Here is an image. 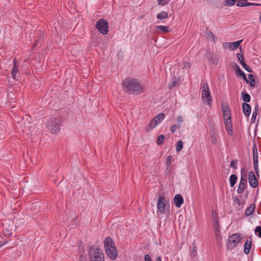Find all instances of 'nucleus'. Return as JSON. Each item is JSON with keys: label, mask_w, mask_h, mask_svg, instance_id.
I'll list each match as a JSON object with an SVG mask.
<instances>
[{"label": "nucleus", "mask_w": 261, "mask_h": 261, "mask_svg": "<svg viewBox=\"0 0 261 261\" xmlns=\"http://www.w3.org/2000/svg\"><path fill=\"white\" fill-rule=\"evenodd\" d=\"M241 241V236L239 233H234L230 236L227 242L228 249H232L236 247Z\"/></svg>", "instance_id": "423d86ee"}, {"label": "nucleus", "mask_w": 261, "mask_h": 261, "mask_svg": "<svg viewBox=\"0 0 261 261\" xmlns=\"http://www.w3.org/2000/svg\"><path fill=\"white\" fill-rule=\"evenodd\" d=\"M172 156L169 155L167 158L166 165L167 168L168 169L171 167V165Z\"/></svg>", "instance_id": "e433bc0d"}, {"label": "nucleus", "mask_w": 261, "mask_h": 261, "mask_svg": "<svg viewBox=\"0 0 261 261\" xmlns=\"http://www.w3.org/2000/svg\"><path fill=\"white\" fill-rule=\"evenodd\" d=\"M212 213L213 217H214L215 214L216 215V213L215 212V211H212Z\"/></svg>", "instance_id": "6e6d98bb"}, {"label": "nucleus", "mask_w": 261, "mask_h": 261, "mask_svg": "<svg viewBox=\"0 0 261 261\" xmlns=\"http://www.w3.org/2000/svg\"><path fill=\"white\" fill-rule=\"evenodd\" d=\"M181 127L180 124L173 125L170 127V130L173 134L177 129H179Z\"/></svg>", "instance_id": "473e14b6"}, {"label": "nucleus", "mask_w": 261, "mask_h": 261, "mask_svg": "<svg viewBox=\"0 0 261 261\" xmlns=\"http://www.w3.org/2000/svg\"><path fill=\"white\" fill-rule=\"evenodd\" d=\"M236 5L238 7H244L247 6V0H237Z\"/></svg>", "instance_id": "cd10ccee"}, {"label": "nucleus", "mask_w": 261, "mask_h": 261, "mask_svg": "<svg viewBox=\"0 0 261 261\" xmlns=\"http://www.w3.org/2000/svg\"><path fill=\"white\" fill-rule=\"evenodd\" d=\"M158 4L161 6H164L166 4H167L169 1L167 2H165V0H157Z\"/></svg>", "instance_id": "c03bdc74"}, {"label": "nucleus", "mask_w": 261, "mask_h": 261, "mask_svg": "<svg viewBox=\"0 0 261 261\" xmlns=\"http://www.w3.org/2000/svg\"><path fill=\"white\" fill-rule=\"evenodd\" d=\"M236 73L238 75H240L243 77L244 80L246 83H248V79L246 77L245 73L240 69L239 66L236 64Z\"/></svg>", "instance_id": "a211bd4d"}, {"label": "nucleus", "mask_w": 261, "mask_h": 261, "mask_svg": "<svg viewBox=\"0 0 261 261\" xmlns=\"http://www.w3.org/2000/svg\"><path fill=\"white\" fill-rule=\"evenodd\" d=\"M238 162V161L236 160H232L231 162H230V166L233 168V169H237V166H236V164Z\"/></svg>", "instance_id": "79ce46f5"}, {"label": "nucleus", "mask_w": 261, "mask_h": 261, "mask_svg": "<svg viewBox=\"0 0 261 261\" xmlns=\"http://www.w3.org/2000/svg\"><path fill=\"white\" fill-rule=\"evenodd\" d=\"M62 120L60 118H51L47 123V126L52 133H55L60 129V124Z\"/></svg>", "instance_id": "39448f33"}, {"label": "nucleus", "mask_w": 261, "mask_h": 261, "mask_svg": "<svg viewBox=\"0 0 261 261\" xmlns=\"http://www.w3.org/2000/svg\"><path fill=\"white\" fill-rule=\"evenodd\" d=\"M168 17V14L167 12L162 11L156 15V18L160 20H163Z\"/></svg>", "instance_id": "412c9836"}, {"label": "nucleus", "mask_w": 261, "mask_h": 261, "mask_svg": "<svg viewBox=\"0 0 261 261\" xmlns=\"http://www.w3.org/2000/svg\"><path fill=\"white\" fill-rule=\"evenodd\" d=\"M177 121L178 123H182L184 121L183 117L181 116H178L177 118Z\"/></svg>", "instance_id": "de8ad7c7"}, {"label": "nucleus", "mask_w": 261, "mask_h": 261, "mask_svg": "<svg viewBox=\"0 0 261 261\" xmlns=\"http://www.w3.org/2000/svg\"><path fill=\"white\" fill-rule=\"evenodd\" d=\"M222 111L224 118H227L229 117V116H231L230 110L228 105L224 104L222 105Z\"/></svg>", "instance_id": "4468645a"}, {"label": "nucleus", "mask_w": 261, "mask_h": 261, "mask_svg": "<svg viewBox=\"0 0 261 261\" xmlns=\"http://www.w3.org/2000/svg\"><path fill=\"white\" fill-rule=\"evenodd\" d=\"M251 247V239L250 240H247L244 244V253L246 254H248L250 252Z\"/></svg>", "instance_id": "6ab92c4d"}, {"label": "nucleus", "mask_w": 261, "mask_h": 261, "mask_svg": "<svg viewBox=\"0 0 261 261\" xmlns=\"http://www.w3.org/2000/svg\"><path fill=\"white\" fill-rule=\"evenodd\" d=\"M214 221H215V224L214 225L215 235L216 238L218 240H220L221 239V236L220 234V226L219 224L218 218L215 217L214 218Z\"/></svg>", "instance_id": "9b49d317"}, {"label": "nucleus", "mask_w": 261, "mask_h": 261, "mask_svg": "<svg viewBox=\"0 0 261 261\" xmlns=\"http://www.w3.org/2000/svg\"><path fill=\"white\" fill-rule=\"evenodd\" d=\"M37 42H38L37 41H36V42L34 44V46H35L37 45Z\"/></svg>", "instance_id": "13d9d810"}, {"label": "nucleus", "mask_w": 261, "mask_h": 261, "mask_svg": "<svg viewBox=\"0 0 261 261\" xmlns=\"http://www.w3.org/2000/svg\"><path fill=\"white\" fill-rule=\"evenodd\" d=\"M206 58L213 64H217L219 61V58L213 52H208Z\"/></svg>", "instance_id": "f8f14e48"}, {"label": "nucleus", "mask_w": 261, "mask_h": 261, "mask_svg": "<svg viewBox=\"0 0 261 261\" xmlns=\"http://www.w3.org/2000/svg\"><path fill=\"white\" fill-rule=\"evenodd\" d=\"M122 87L125 92L131 94L138 95L142 93L145 88L137 80L126 78L122 81Z\"/></svg>", "instance_id": "f257e3e1"}, {"label": "nucleus", "mask_w": 261, "mask_h": 261, "mask_svg": "<svg viewBox=\"0 0 261 261\" xmlns=\"http://www.w3.org/2000/svg\"><path fill=\"white\" fill-rule=\"evenodd\" d=\"M245 184H247V177L246 175H244V176H242L241 177L240 184H245Z\"/></svg>", "instance_id": "ea45409f"}, {"label": "nucleus", "mask_w": 261, "mask_h": 261, "mask_svg": "<svg viewBox=\"0 0 261 261\" xmlns=\"http://www.w3.org/2000/svg\"><path fill=\"white\" fill-rule=\"evenodd\" d=\"M201 97L204 103L209 107L212 105V98L209 91L208 85L207 83H203L201 86Z\"/></svg>", "instance_id": "20e7f679"}, {"label": "nucleus", "mask_w": 261, "mask_h": 261, "mask_svg": "<svg viewBox=\"0 0 261 261\" xmlns=\"http://www.w3.org/2000/svg\"><path fill=\"white\" fill-rule=\"evenodd\" d=\"M224 123L225 125H230L231 124V116H229V117L224 118Z\"/></svg>", "instance_id": "4c0bfd02"}, {"label": "nucleus", "mask_w": 261, "mask_h": 261, "mask_svg": "<svg viewBox=\"0 0 261 261\" xmlns=\"http://www.w3.org/2000/svg\"><path fill=\"white\" fill-rule=\"evenodd\" d=\"M3 245H4V244H0V247L2 246Z\"/></svg>", "instance_id": "bf43d9fd"}, {"label": "nucleus", "mask_w": 261, "mask_h": 261, "mask_svg": "<svg viewBox=\"0 0 261 261\" xmlns=\"http://www.w3.org/2000/svg\"><path fill=\"white\" fill-rule=\"evenodd\" d=\"M144 261H152V259L149 254H146L145 255Z\"/></svg>", "instance_id": "a18cd8bd"}, {"label": "nucleus", "mask_w": 261, "mask_h": 261, "mask_svg": "<svg viewBox=\"0 0 261 261\" xmlns=\"http://www.w3.org/2000/svg\"><path fill=\"white\" fill-rule=\"evenodd\" d=\"M248 82L250 86L251 87H254L255 86V80L253 78V75L252 74H249L248 75Z\"/></svg>", "instance_id": "5701e85b"}, {"label": "nucleus", "mask_w": 261, "mask_h": 261, "mask_svg": "<svg viewBox=\"0 0 261 261\" xmlns=\"http://www.w3.org/2000/svg\"><path fill=\"white\" fill-rule=\"evenodd\" d=\"M103 243L106 252L108 256L112 259H116L118 256V252L112 238L107 237L104 240Z\"/></svg>", "instance_id": "f03ea898"}, {"label": "nucleus", "mask_w": 261, "mask_h": 261, "mask_svg": "<svg viewBox=\"0 0 261 261\" xmlns=\"http://www.w3.org/2000/svg\"><path fill=\"white\" fill-rule=\"evenodd\" d=\"M156 261H162V259H161V256H158L156 258Z\"/></svg>", "instance_id": "5fc2aeb1"}, {"label": "nucleus", "mask_w": 261, "mask_h": 261, "mask_svg": "<svg viewBox=\"0 0 261 261\" xmlns=\"http://www.w3.org/2000/svg\"><path fill=\"white\" fill-rule=\"evenodd\" d=\"M241 94L243 101L246 103L250 101V96L249 94L242 92Z\"/></svg>", "instance_id": "a878e982"}, {"label": "nucleus", "mask_w": 261, "mask_h": 261, "mask_svg": "<svg viewBox=\"0 0 261 261\" xmlns=\"http://www.w3.org/2000/svg\"><path fill=\"white\" fill-rule=\"evenodd\" d=\"M252 153H253V160H257L258 159L257 148V146L255 144H254L253 146Z\"/></svg>", "instance_id": "b1692460"}, {"label": "nucleus", "mask_w": 261, "mask_h": 261, "mask_svg": "<svg viewBox=\"0 0 261 261\" xmlns=\"http://www.w3.org/2000/svg\"><path fill=\"white\" fill-rule=\"evenodd\" d=\"M260 5H261V4H260L252 3H249V2L247 3V5H246L247 6H260Z\"/></svg>", "instance_id": "09e8293b"}, {"label": "nucleus", "mask_w": 261, "mask_h": 261, "mask_svg": "<svg viewBox=\"0 0 261 261\" xmlns=\"http://www.w3.org/2000/svg\"><path fill=\"white\" fill-rule=\"evenodd\" d=\"M248 181L249 185L253 188H255L258 185V180L253 171H250L248 173Z\"/></svg>", "instance_id": "9d476101"}, {"label": "nucleus", "mask_w": 261, "mask_h": 261, "mask_svg": "<svg viewBox=\"0 0 261 261\" xmlns=\"http://www.w3.org/2000/svg\"><path fill=\"white\" fill-rule=\"evenodd\" d=\"M255 232H257L258 233V237L261 238V226H257L255 228Z\"/></svg>", "instance_id": "a19ab883"}, {"label": "nucleus", "mask_w": 261, "mask_h": 261, "mask_svg": "<svg viewBox=\"0 0 261 261\" xmlns=\"http://www.w3.org/2000/svg\"><path fill=\"white\" fill-rule=\"evenodd\" d=\"M236 1L237 0H225L224 5L227 6H232L234 5Z\"/></svg>", "instance_id": "2f4dec72"}, {"label": "nucleus", "mask_w": 261, "mask_h": 261, "mask_svg": "<svg viewBox=\"0 0 261 261\" xmlns=\"http://www.w3.org/2000/svg\"><path fill=\"white\" fill-rule=\"evenodd\" d=\"M96 28L103 35H106L108 32L109 23L105 19H100L97 21Z\"/></svg>", "instance_id": "6e6552de"}, {"label": "nucleus", "mask_w": 261, "mask_h": 261, "mask_svg": "<svg viewBox=\"0 0 261 261\" xmlns=\"http://www.w3.org/2000/svg\"><path fill=\"white\" fill-rule=\"evenodd\" d=\"M165 117V114L163 113L158 114L154 117L149 123L148 127L146 128V132H149L154 128L159 123H161Z\"/></svg>", "instance_id": "0eeeda50"}, {"label": "nucleus", "mask_w": 261, "mask_h": 261, "mask_svg": "<svg viewBox=\"0 0 261 261\" xmlns=\"http://www.w3.org/2000/svg\"><path fill=\"white\" fill-rule=\"evenodd\" d=\"M257 110H254L253 113H252V117H251V120L252 121V122H254L255 120H256V116L257 115Z\"/></svg>", "instance_id": "58836bf2"}, {"label": "nucleus", "mask_w": 261, "mask_h": 261, "mask_svg": "<svg viewBox=\"0 0 261 261\" xmlns=\"http://www.w3.org/2000/svg\"><path fill=\"white\" fill-rule=\"evenodd\" d=\"M157 29H160V30L163 32L167 33L169 32L170 30L168 27L164 26V25H159L156 26Z\"/></svg>", "instance_id": "c85d7f7f"}, {"label": "nucleus", "mask_w": 261, "mask_h": 261, "mask_svg": "<svg viewBox=\"0 0 261 261\" xmlns=\"http://www.w3.org/2000/svg\"><path fill=\"white\" fill-rule=\"evenodd\" d=\"M232 127V124H230V125H225L226 131L227 133L230 136H232L233 135V130Z\"/></svg>", "instance_id": "f704fd0d"}, {"label": "nucleus", "mask_w": 261, "mask_h": 261, "mask_svg": "<svg viewBox=\"0 0 261 261\" xmlns=\"http://www.w3.org/2000/svg\"><path fill=\"white\" fill-rule=\"evenodd\" d=\"M80 261H87L86 256H84L83 254H81Z\"/></svg>", "instance_id": "3c124183"}, {"label": "nucleus", "mask_w": 261, "mask_h": 261, "mask_svg": "<svg viewBox=\"0 0 261 261\" xmlns=\"http://www.w3.org/2000/svg\"><path fill=\"white\" fill-rule=\"evenodd\" d=\"M237 176L235 174H232L230 176L229 181H230V186L231 187H233L234 185L236 183L237 180Z\"/></svg>", "instance_id": "4be33fe9"}, {"label": "nucleus", "mask_w": 261, "mask_h": 261, "mask_svg": "<svg viewBox=\"0 0 261 261\" xmlns=\"http://www.w3.org/2000/svg\"><path fill=\"white\" fill-rule=\"evenodd\" d=\"M174 202L175 205L179 208L184 203V199L180 194H176L174 197Z\"/></svg>", "instance_id": "ddd939ff"}, {"label": "nucleus", "mask_w": 261, "mask_h": 261, "mask_svg": "<svg viewBox=\"0 0 261 261\" xmlns=\"http://www.w3.org/2000/svg\"><path fill=\"white\" fill-rule=\"evenodd\" d=\"M247 186V184H242L239 183V187L237 189L238 193L242 194L244 192V190L245 189Z\"/></svg>", "instance_id": "393cba45"}, {"label": "nucleus", "mask_w": 261, "mask_h": 261, "mask_svg": "<svg viewBox=\"0 0 261 261\" xmlns=\"http://www.w3.org/2000/svg\"><path fill=\"white\" fill-rule=\"evenodd\" d=\"M206 34L207 37L208 39H211L212 41H213L214 42H215L216 36L213 32H212L211 31L207 32Z\"/></svg>", "instance_id": "c756f323"}, {"label": "nucleus", "mask_w": 261, "mask_h": 261, "mask_svg": "<svg viewBox=\"0 0 261 261\" xmlns=\"http://www.w3.org/2000/svg\"><path fill=\"white\" fill-rule=\"evenodd\" d=\"M183 147V142L181 140H179L176 143V151L177 152L180 151Z\"/></svg>", "instance_id": "7c9ffc66"}, {"label": "nucleus", "mask_w": 261, "mask_h": 261, "mask_svg": "<svg viewBox=\"0 0 261 261\" xmlns=\"http://www.w3.org/2000/svg\"><path fill=\"white\" fill-rule=\"evenodd\" d=\"M255 204L253 203H251L245 211V216H249L251 215L254 211L255 210Z\"/></svg>", "instance_id": "aec40b11"}, {"label": "nucleus", "mask_w": 261, "mask_h": 261, "mask_svg": "<svg viewBox=\"0 0 261 261\" xmlns=\"http://www.w3.org/2000/svg\"><path fill=\"white\" fill-rule=\"evenodd\" d=\"M17 62L16 59H14L13 60V68L12 70V76L14 80H16V74L18 73V65H17Z\"/></svg>", "instance_id": "dca6fc26"}, {"label": "nucleus", "mask_w": 261, "mask_h": 261, "mask_svg": "<svg viewBox=\"0 0 261 261\" xmlns=\"http://www.w3.org/2000/svg\"><path fill=\"white\" fill-rule=\"evenodd\" d=\"M90 261H104L102 251L98 248L90 247L88 251Z\"/></svg>", "instance_id": "7ed1b4c3"}, {"label": "nucleus", "mask_w": 261, "mask_h": 261, "mask_svg": "<svg viewBox=\"0 0 261 261\" xmlns=\"http://www.w3.org/2000/svg\"><path fill=\"white\" fill-rule=\"evenodd\" d=\"M242 41V40H241L233 42L226 43L225 45L226 47H228L230 49L234 50L239 47Z\"/></svg>", "instance_id": "2eb2a0df"}, {"label": "nucleus", "mask_w": 261, "mask_h": 261, "mask_svg": "<svg viewBox=\"0 0 261 261\" xmlns=\"http://www.w3.org/2000/svg\"><path fill=\"white\" fill-rule=\"evenodd\" d=\"M191 66V64L189 62H185L184 63V68H190Z\"/></svg>", "instance_id": "49530a36"}, {"label": "nucleus", "mask_w": 261, "mask_h": 261, "mask_svg": "<svg viewBox=\"0 0 261 261\" xmlns=\"http://www.w3.org/2000/svg\"><path fill=\"white\" fill-rule=\"evenodd\" d=\"M259 20L261 23V13H260V15H259Z\"/></svg>", "instance_id": "4d7b16f0"}, {"label": "nucleus", "mask_w": 261, "mask_h": 261, "mask_svg": "<svg viewBox=\"0 0 261 261\" xmlns=\"http://www.w3.org/2000/svg\"><path fill=\"white\" fill-rule=\"evenodd\" d=\"M237 56L240 62L242 59H244V56L240 53H238Z\"/></svg>", "instance_id": "8fccbe9b"}, {"label": "nucleus", "mask_w": 261, "mask_h": 261, "mask_svg": "<svg viewBox=\"0 0 261 261\" xmlns=\"http://www.w3.org/2000/svg\"><path fill=\"white\" fill-rule=\"evenodd\" d=\"M165 136L163 135H160L158 136L156 140V144L158 145H161L164 144Z\"/></svg>", "instance_id": "bb28decb"}, {"label": "nucleus", "mask_w": 261, "mask_h": 261, "mask_svg": "<svg viewBox=\"0 0 261 261\" xmlns=\"http://www.w3.org/2000/svg\"><path fill=\"white\" fill-rule=\"evenodd\" d=\"M239 205H241V201L240 200H239V198H238L237 197H236L235 198V201H234Z\"/></svg>", "instance_id": "603ef678"}, {"label": "nucleus", "mask_w": 261, "mask_h": 261, "mask_svg": "<svg viewBox=\"0 0 261 261\" xmlns=\"http://www.w3.org/2000/svg\"><path fill=\"white\" fill-rule=\"evenodd\" d=\"M253 161L254 169L255 171V173L257 175H258V159L257 160H253Z\"/></svg>", "instance_id": "72a5a7b5"}, {"label": "nucleus", "mask_w": 261, "mask_h": 261, "mask_svg": "<svg viewBox=\"0 0 261 261\" xmlns=\"http://www.w3.org/2000/svg\"><path fill=\"white\" fill-rule=\"evenodd\" d=\"M167 204V201L166 199L160 196L158 197L157 208L161 214H164L165 212L166 205Z\"/></svg>", "instance_id": "1a4fd4ad"}, {"label": "nucleus", "mask_w": 261, "mask_h": 261, "mask_svg": "<svg viewBox=\"0 0 261 261\" xmlns=\"http://www.w3.org/2000/svg\"><path fill=\"white\" fill-rule=\"evenodd\" d=\"M243 67L248 72L250 73L253 72L252 70L246 63L244 65L243 64Z\"/></svg>", "instance_id": "37998d69"}, {"label": "nucleus", "mask_w": 261, "mask_h": 261, "mask_svg": "<svg viewBox=\"0 0 261 261\" xmlns=\"http://www.w3.org/2000/svg\"><path fill=\"white\" fill-rule=\"evenodd\" d=\"M242 107L244 115L248 117L251 113V108L250 106L246 102H244L243 103Z\"/></svg>", "instance_id": "f3484780"}, {"label": "nucleus", "mask_w": 261, "mask_h": 261, "mask_svg": "<svg viewBox=\"0 0 261 261\" xmlns=\"http://www.w3.org/2000/svg\"><path fill=\"white\" fill-rule=\"evenodd\" d=\"M211 141L213 144H216L217 140V137L216 136L215 133L214 132L211 133Z\"/></svg>", "instance_id": "c9c22d12"}, {"label": "nucleus", "mask_w": 261, "mask_h": 261, "mask_svg": "<svg viewBox=\"0 0 261 261\" xmlns=\"http://www.w3.org/2000/svg\"><path fill=\"white\" fill-rule=\"evenodd\" d=\"M240 63L242 66H243V64L244 65L245 64V62L244 61V59H242L241 60H240Z\"/></svg>", "instance_id": "864d4df0"}]
</instances>
